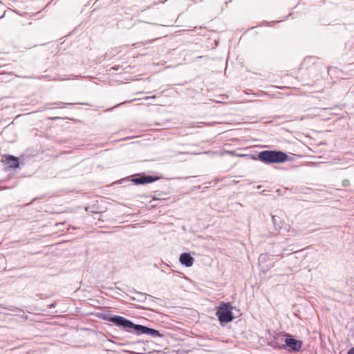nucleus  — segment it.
<instances>
[{
  "label": "nucleus",
  "instance_id": "obj_1",
  "mask_svg": "<svg viewBox=\"0 0 354 354\" xmlns=\"http://www.w3.org/2000/svg\"><path fill=\"white\" fill-rule=\"evenodd\" d=\"M252 158L259 159L266 164L281 163L288 160V155L280 151H263L259 153L257 158L252 157Z\"/></svg>",
  "mask_w": 354,
  "mask_h": 354
},
{
  "label": "nucleus",
  "instance_id": "obj_2",
  "mask_svg": "<svg viewBox=\"0 0 354 354\" xmlns=\"http://www.w3.org/2000/svg\"><path fill=\"white\" fill-rule=\"evenodd\" d=\"M232 306L230 304H222L221 306L218 308L216 315L218 317V319L221 322H231L233 319L232 313Z\"/></svg>",
  "mask_w": 354,
  "mask_h": 354
},
{
  "label": "nucleus",
  "instance_id": "obj_3",
  "mask_svg": "<svg viewBox=\"0 0 354 354\" xmlns=\"http://www.w3.org/2000/svg\"><path fill=\"white\" fill-rule=\"evenodd\" d=\"M108 320L115 324L117 326H122L129 332H131L132 330H135V326H136V324L124 318L123 317L113 316L109 317Z\"/></svg>",
  "mask_w": 354,
  "mask_h": 354
},
{
  "label": "nucleus",
  "instance_id": "obj_4",
  "mask_svg": "<svg viewBox=\"0 0 354 354\" xmlns=\"http://www.w3.org/2000/svg\"><path fill=\"white\" fill-rule=\"evenodd\" d=\"M276 340L277 341V344L279 345V342H284L285 344L283 346H286L295 351H299L301 347V342L294 338H285L283 336H277L276 337Z\"/></svg>",
  "mask_w": 354,
  "mask_h": 354
},
{
  "label": "nucleus",
  "instance_id": "obj_5",
  "mask_svg": "<svg viewBox=\"0 0 354 354\" xmlns=\"http://www.w3.org/2000/svg\"><path fill=\"white\" fill-rule=\"evenodd\" d=\"M135 331L137 334H147L153 337H160L161 334L158 330L148 327L138 325L135 326Z\"/></svg>",
  "mask_w": 354,
  "mask_h": 354
},
{
  "label": "nucleus",
  "instance_id": "obj_6",
  "mask_svg": "<svg viewBox=\"0 0 354 354\" xmlns=\"http://www.w3.org/2000/svg\"><path fill=\"white\" fill-rule=\"evenodd\" d=\"M179 261L183 266L191 267L194 263V259L190 255V254L185 252L180 254Z\"/></svg>",
  "mask_w": 354,
  "mask_h": 354
},
{
  "label": "nucleus",
  "instance_id": "obj_7",
  "mask_svg": "<svg viewBox=\"0 0 354 354\" xmlns=\"http://www.w3.org/2000/svg\"><path fill=\"white\" fill-rule=\"evenodd\" d=\"M156 178L151 177V176H141L138 178H135L133 179V182H134L136 184H146L152 183L154 181Z\"/></svg>",
  "mask_w": 354,
  "mask_h": 354
},
{
  "label": "nucleus",
  "instance_id": "obj_8",
  "mask_svg": "<svg viewBox=\"0 0 354 354\" xmlns=\"http://www.w3.org/2000/svg\"><path fill=\"white\" fill-rule=\"evenodd\" d=\"M6 162L10 167H17L19 166L18 159L12 156H6Z\"/></svg>",
  "mask_w": 354,
  "mask_h": 354
},
{
  "label": "nucleus",
  "instance_id": "obj_9",
  "mask_svg": "<svg viewBox=\"0 0 354 354\" xmlns=\"http://www.w3.org/2000/svg\"><path fill=\"white\" fill-rule=\"evenodd\" d=\"M266 258V256L263 255V254H261L260 257H259V261H261V260H264Z\"/></svg>",
  "mask_w": 354,
  "mask_h": 354
},
{
  "label": "nucleus",
  "instance_id": "obj_10",
  "mask_svg": "<svg viewBox=\"0 0 354 354\" xmlns=\"http://www.w3.org/2000/svg\"><path fill=\"white\" fill-rule=\"evenodd\" d=\"M348 354H354V347L348 351Z\"/></svg>",
  "mask_w": 354,
  "mask_h": 354
},
{
  "label": "nucleus",
  "instance_id": "obj_11",
  "mask_svg": "<svg viewBox=\"0 0 354 354\" xmlns=\"http://www.w3.org/2000/svg\"><path fill=\"white\" fill-rule=\"evenodd\" d=\"M227 153H229L230 154H234V153L232 151H228Z\"/></svg>",
  "mask_w": 354,
  "mask_h": 354
}]
</instances>
